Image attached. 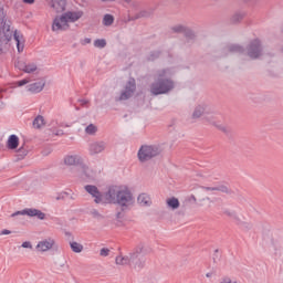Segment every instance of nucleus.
Here are the masks:
<instances>
[{
	"label": "nucleus",
	"instance_id": "nucleus-1",
	"mask_svg": "<svg viewBox=\"0 0 283 283\" xmlns=\"http://www.w3.org/2000/svg\"><path fill=\"white\" fill-rule=\"evenodd\" d=\"M174 70L160 69L154 75V82L149 85V92L153 96L169 94L175 87L176 82L172 81Z\"/></svg>",
	"mask_w": 283,
	"mask_h": 283
},
{
	"label": "nucleus",
	"instance_id": "nucleus-2",
	"mask_svg": "<svg viewBox=\"0 0 283 283\" xmlns=\"http://www.w3.org/2000/svg\"><path fill=\"white\" fill-rule=\"evenodd\" d=\"M262 41L254 39L249 42L247 48L240 44H228L222 49V56H229V54H240V56H248L251 61H255L262 56Z\"/></svg>",
	"mask_w": 283,
	"mask_h": 283
},
{
	"label": "nucleus",
	"instance_id": "nucleus-3",
	"mask_svg": "<svg viewBox=\"0 0 283 283\" xmlns=\"http://www.w3.org/2000/svg\"><path fill=\"white\" fill-rule=\"evenodd\" d=\"M106 200L111 205H118L125 211L134 205V195L126 186H112L106 193Z\"/></svg>",
	"mask_w": 283,
	"mask_h": 283
},
{
	"label": "nucleus",
	"instance_id": "nucleus-4",
	"mask_svg": "<svg viewBox=\"0 0 283 283\" xmlns=\"http://www.w3.org/2000/svg\"><path fill=\"white\" fill-rule=\"evenodd\" d=\"M12 30H10V22H8L6 9L0 2V54L6 52L8 44L12 41Z\"/></svg>",
	"mask_w": 283,
	"mask_h": 283
},
{
	"label": "nucleus",
	"instance_id": "nucleus-5",
	"mask_svg": "<svg viewBox=\"0 0 283 283\" xmlns=\"http://www.w3.org/2000/svg\"><path fill=\"white\" fill-rule=\"evenodd\" d=\"M163 154V148L159 145H143L140 146L137 158L139 163L145 164Z\"/></svg>",
	"mask_w": 283,
	"mask_h": 283
},
{
	"label": "nucleus",
	"instance_id": "nucleus-6",
	"mask_svg": "<svg viewBox=\"0 0 283 283\" xmlns=\"http://www.w3.org/2000/svg\"><path fill=\"white\" fill-rule=\"evenodd\" d=\"M143 253V245H139L133 250L128 255L119 254L115 258V264L117 266H129L134 260H137L140 258V254Z\"/></svg>",
	"mask_w": 283,
	"mask_h": 283
},
{
	"label": "nucleus",
	"instance_id": "nucleus-7",
	"mask_svg": "<svg viewBox=\"0 0 283 283\" xmlns=\"http://www.w3.org/2000/svg\"><path fill=\"white\" fill-rule=\"evenodd\" d=\"M134 92H136V80L129 78L116 101H128V98L134 96Z\"/></svg>",
	"mask_w": 283,
	"mask_h": 283
},
{
	"label": "nucleus",
	"instance_id": "nucleus-8",
	"mask_svg": "<svg viewBox=\"0 0 283 283\" xmlns=\"http://www.w3.org/2000/svg\"><path fill=\"white\" fill-rule=\"evenodd\" d=\"M205 120H206V123H209V125H212V127H216L217 129H219V132H222L223 134L231 133V128H229V126H227V124H222L220 120H218L217 114L206 115Z\"/></svg>",
	"mask_w": 283,
	"mask_h": 283
},
{
	"label": "nucleus",
	"instance_id": "nucleus-9",
	"mask_svg": "<svg viewBox=\"0 0 283 283\" xmlns=\"http://www.w3.org/2000/svg\"><path fill=\"white\" fill-rule=\"evenodd\" d=\"M15 216H29V218H38V220H45V213L36 208H27L21 211H17L11 214V218Z\"/></svg>",
	"mask_w": 283,
	"mask_h": 283
},
{
	"label": "nucleus",
	"instance_id": "nucleus-10",
	"mask_svg": "<svg viewBox=\"0 0 283 283\" xmlns=\"http://www.w3.org/2000/svg\"><path fill=\"white\" fill-rule=\"evenodd\" d=\"M15 67L25 74H34V72L39 71V66L34 62L25 63L24 61L15 62Z\"/></svg>",
	"mask_w": 283,
	"mask_h": 283
},
{
	"label": "nucleus",
	"instance_id": "nucleus-11",
	"mask_svg": "<svg viewBox=\"0 0 283 283\" xmlns=\"http://www.w3.org/2000/svg\"><path fill=\"white\" fill-rule=\"evenodd\" d=\"M54 244H56V241L53 238H46L40 241L35 249L40 253H48V251H52V249H54Z\"/></svg>",
	"mask_w": 283,
	"mask_h": 283
},
{
	"label": "nucleus",
	"instance_id": "nucleus-12",
	"mask_svg": "<svg viewBox=\"0 0 283 283\" xmlns=\"http://www.w3.org/2000/svg\"><path fill=\"white\" fill-rule=\"evenodd\" d=\"M45 90V78L40 77L35 82H31L27 86V92H30L31 94H41V91Z\"/></svg>",
	"mask_w": 283,
	"mask_h": 283
},
{
	"label": "nucleus",
	"instance_id": "nucleus-13",
	"mask_svg": "<svg viewBox=\"0 0 283 283\" xmlns=\"http://www.w3.org/2000/svg\"><path fill=\"white\" fill-rule=\"evenodd\" d=\"M65 30H70V25L67 24V21L65 20L64 15L56 17L53 20L52 31L63 32Z\"/></svg>",
	"mask_w": 283,
	"mask_h": 283
},
{
	"label": "nucleus",
	"instance_id": "nucleus-14",
	"mask_svg": "<svg viewBox=\"0 0 283 283\" xmlns=\"http://www.w3.org/2000/svg\"><path fill=\"white\" fill-rule=\"evenodd\" d=\"M84 189L90 193V196H92V198H94L95 205H101V202H103V193L98 191V187L94 185H86Z\"/></svg>",
	"mask_w": 283,
	"mask_h": 283
},
{
	"label": "nucleus",
	"instance_id": "nucleus-15",
	"mask_svg": "<svg viewBox=\"0 0 283 283\" xmlns=\"http://www.w3.org/2000/svg\"><path fill=\"white\" fill-rule=\"evenodd\" d=\"M83 163V157L80 155H67L64 157V165H66V167H81Z\"/></svg>",
	"mask_w": 283,
	"mask_h": 283
},
{
	"label": "nucleus",
	"instance_id": "nucleus-16",
	"mask_svg": "<svg viewBox=\"0 0 283 283\" xmlns=\"http://www.w3.org/2000/svg\"><path fill=\"white\" fill-rule=\"evenodd\" d=\"M80 171L84 178H88V180H96V176H98V172L87 166L84 161H82V165L80 166Z\"/></svg>",
	"mask_w": 283,
	"mask_h": 283
},
{
	"label": "nucleus",
	"instance_id": "nucleus-17",
	"mask_svg": "<svg viewBox=\"0 0 283 283\" xmlns=\"http://www.w3.org/2000/svg\"><path fill=\"white\" fill-rule=\"evenodd\" d=\"M105 142H93L88 146V154L91 156H96L97 154H103L105 151Z\"/></svg>",
	"mask_w": 283,
	"mask_h": 283
},
{
	"label": "nucleus",
	"instance_id": "nucleus-18",
	"mask_svg": "<svg viewBox=\"0 0 283 283\" xmlns=\"http://www.w3.org/2000/svg\"><path fill=\"white\" fill-rule=\"evenodd\" d=\"M62 17H64L66 23L70 25V23H76L83 17V11H67Z\"/></svg>",
	"mask_w": 283,
	"mask_h": 283
},
{
	"label": "nucleus",
	"instance_id": "nucleus-19",
	"mask_svg": "<svg viewBox=\"0 0 283 283\" xmlns=\"http://www.w3.org/2000/svg\"><path fill=\"white\" fill-rule=\"evenodd\" d=\"M54 12H65V0H46Z\"/></svg>",
	"mask_w": 283,
	"mask_h": 283
},
{
	"label": "nucleus",
	"instance_id": "nucleus-20",
	"mask_svg": "<svg viewBox=\"0 0 283 283\" xmlns=\"http://www.w3.org/2000/svg\"><path fill=\"white\" fill-rule=\"evenodd\" d=\"M166 207L170 211H176V210L180 209V200H178V198H176V197L167 198Z\"/></svg>",
	"mask_w": 283,
	"mask_h": 283
},
{
	"label": "nucleus",
	"instance_id": "nucleus-21",
	"mask_svg": "<svg viewBox=\"0 0 283 283\" xmlns=\"http://www.w3.org/2000/svg\"><path fill=\"white\" fill-rule=\"evenodd\" d=\"M151 14H154L153 10L144 9V10L139 11L138 13H136L135 15H133L129 19V21H136L138 19H148V17H150Z\"/></svg>",
	"mask_w": 283,
	"mask_h": 283
},
{
	"label": "nucleus",
	"instance_id": "nucleus-22",
	"mask_svg": "<svg viewBox=\"0 0 283 283\" xmlns=\"http://www.w3.org/2000/svg\"><path fill=\"white\" fill-rule=\"evenodd\" d=\"M137 202L140 205V207H150L151 198H149L147 193H142L138 196Z\"/></svg>",
	"mask_w": 283,
	"mask_h": 283
},
{
	"label": "nucleus",
	"instance_id": "nucleus-23",
	"mask_svg": "<svg viewBox=\"0 0 283 283\" xmlns=\"http://www.w3.org/2000/svg\"><path fill=\"white\" fill-rule=\"evenodd\" d=\"M34 129H41V127H45V118L42 115H38L33 119Z\"/></svg>",
	"mask_w": 283,
	"mask_h": 283
},
{
	"label": "nucleus",
	"instance_id": "nucleus-24",
	"mask_svg": "<svg viewBox=\"0 0 283 283\" xmlns=\"http://www.w3.org/2000/svg\"><path fill=\"white\" fill-rule=\"evenodd\" d=\"M9 149H17L19 147V137L17 135H11L7 142Z\"/></svg>",
	"mask_w": 283,
	"mask_h": 283
},
{
	"label": "nucleus",
	"instance_id": "nucleus-25",
	"mask_svg": "<svg viewBox=\"0 0 283 283\" xmlns=\"http://www.w3.org/2000/svg\"><path fill=\"white\" fill-rule=\"evenodd\" d=\"M130 264L134 265V269L140 270V269H145V264H147V261L145 260V258H136L134 260V262H130Z\"/></svg>",
	"mask_w": 283,
	"mask_h": 283
},
{
	"label": "nucleus",
	"instance_id": "nucleus-26",
	"mask_svg": "<svg viewBox=\"0 0 283 283\" xmlns=\"http://www.w3.org/2000/svg\"><path fill=\"white\" fill-rule=\"evenodd\" d=\"M97 132H98V126L95 124H90L85 128V134H87V136H96Z\"/></svg>",
	"mask_w": 283,
	"mask_h": 283
},
{
	"label": "nucleus",
	"instance_id": "nucleus-27",
	"mask_svg": "<svg viewBox=\"0 0 283 283\" xmlns=\"http://www.w3.org/2000/svg\"><path fill=\"white\" fill-rule=\"evenodd\" d=\"M71 250L73 253H83V244L76 242V241H71L70 242Z\"/></svg>",
	"mask_w": 283,
	"mask_h": 283
},
{
	"label": "nucleus",
	"instance_id": "nucleus-28",
	"mask_svg": "<svg viewBox=\"0 0 283 283\" xmlns=\"http://www.w3.org/2000/svg\"><path fill=\"white\" fill-rule=\"evenodd\" d=\"M13 39L17 42L18 52H23L25 45L21 42V35H18L17 31H14Z\"/></svg>",
	"mask_w": 283,
	"mask_h": 283
},
{
	"label": "nucleus",
	"instance_id": "nucleus-29",
	"mask_svg": "<svg viewBox=\"0 0 283 283\" xmlns=\"http://www.w3.org/2000/svg\"><path fill=\"white\" fill-rule=\"evenodd\" d=\"M103 25L106 28H109V25L114 24V15L112 14H105L103 20H102Z\"/></svg>",
	"mask_w": 283,
	"mask_h": 283
},
{
	"label": "nucleus",
	"instance_id": "nucleus-30",
	"mask_svg": "<svg viewBox=\"0 0 283 283\" xmlns=\"http://www.w3.org/2000/svg\"><path fill=\"white\" fill-rule=\"evenodd\" d=\"M205 109H206V107L202 105L197 106L192 113V118L202 117V114H205Z\"/></svg>",
	"mask_w": 283,
	"mask_h": 283
},
{
	"label": "nucleus",
	"instance_id": "nucleus-31",
	"mask_svg": "<svg viewBox=\"0 0 283 283\" xmlns=\"http://www.w3.org/2000/svg\"><path fill=\"white\" fill-rule=\"evenodd\" d=\"M187 29V25L185 24H176L171 28L172 32L176 34H185V30Z\"/></svg>",
	"mask_w": 283,
	"mask_h": 283
},
{
	"label": "nucleus",
	"instance_id": "nucleus-32",
	"mask_svg": "<svg viewBox=\"0 0 283 283\" xmlns=\"http://www.w3.org/2000/svg\"><path fill=\"white\" fill-rule=\"evenodd\" d=\"M91 216L94 220H105V216L96 209L91 210Z\"/></svg>",
	"mask_w": 283,
	"mask_h": 283
},
{
	"label": "nucleus",
	"instance_id": "nucleus-33",
	"mask_svg": "<svg viewBox=\"0 0 283 283\" xmlns=\"http://www.w3.org/2000/svg\"><path fill=\"white\" fill-rule=\"evenodd\" d=\"M107 41L105 39H97L94 41V46L98 48L99 50H103V48H106Z\"/></svg>",
	"mask_w": 283,
	"mask_h": 283
},
{
	"label": "nucleus",
	"instance_id": "nucleus-34",
	"mask_svg": "<svg viewBox=\"0 0 283 283\" xmlns=\"http://www.w3.org/2000/svg\"><path fill=\"white\" fill-rule=\"evenodd\" d=\"M224 216H227L228 218H232V220H237L240 221V217L238 216V213L233 210H224Z\"/></svg>",
	"mask_w": 283,
	"mask_h": 283
},
{
	"label": "nucleus",
	"instance_id": "nucleus-35",
	"mask_svg": "<svg viewBox=\"0 0 283 283\" xmlns=\"http://www.w3.org/2000/svg\"><path fill=\"white\" fill-rule=\"evenodd\" d=\"M102 1H118L119 3H126L127 6H132L133 8H137L138 2L133 0H102Z\"/></svg>",
	"mask_w": 283,
	"mask_h": 283
},
{
	"label": "nucleus",
	"instance_id": "nucleus-36",
	"mask_svg": "<svg viewBox=\"0 0 283 283\" xmlns=\"http://www.w3.org/2000/svg\"><path fill=\"white\" fill-rule=\"evenodd\" d=\"M184 34L187 39H196V32H193L189 27H186Z\"/></svg>",
	"mask_w": 283,
	"mask_h": 283
},
{
	"label": "nucleus",
	"instance_id": "nucleus-37",
	"mask_svg": "<svg viewBox=\"0 0 283 283\" xmlns=\"http://www.w3.org/2000/svg\"><path fill=\"white\" fill-rule=\"evenodd\" d=\"M244 19V13H234L231 18L232 23H239V21H242Z\"/></svg>",
	"mask_w": 283,
	"mask_h": 283
},
{
	"label": "nucleus",
	"instance_id": "nucleus-38",
	"mask_svg": "<svg viewBox=\"0 0 283 283\" xmlns=\"http://www.w3.org/2000/svg\"><path fill=\"white\" fill-rule=\"evenodd\" d=\"M28 83H32V80L31 78H24V80L18 81L15 83V85H17V87H23V85H28Z\"/></svg>",
	"mask_w": 283,
	"mask_h": 283
},
{
	"label": "nucleus",
	"instance_id": "nucleus-39",
	"mask_svg": "<svg viewBox=\"0 0 283 283\" xmlns=\"http://www.w3.org/2000/svg\"><path fill=\"white\" fill-rule=\"evenodd\" d=\"M18 156H19L20 158H25V156H28V149H25V148H23V147H20V148L18 149Z\"/></svg>",
	"mask_w": 283,
	"mask_h": 283
},
{
	"label": "nucleus",
	"instance_id": "nucleus-40",
	"mask_svg": "<svg viewBox=\"0 0 283 283\" xmlns=\"http://www.w3.org/2000/svg\"><path fill=\"white\" fill-rule=\"evenodd\" d=\"M217 191H221V193H231V189L227 186H218Z\"/></svg>",
	"mask_w": 283,
	"mask_h": 283
},
{
	"label": "nucleus",
	"instance_id": "nucleus-41",
	"mask_svg": "<svg viewBox=\"0 0 283 283\" xmlns=\"http://www.w3.org/2000/svg\"><path fill=\"white\" fill-rule=\"evenodd\" d=\"M99 255H101L102 258H107V255H109V249H107V248L101 249Z\"/></svg>",
	"mask_w": 283,
	"mask_h": 283
},
{
	"label": "nucleus",
	"instance_id": "nucleus-42",
	"mask_svg": "<svg viewBox=\"0 0 283 283\" xmlns=\"http://www.w3.org/2000/svg\"><path fill=\"white\" fill-rule=\"evenodd\" d=\"M203 191H218V187H202Z\"/></svg>",
	"mask_w": 283,
	"mask_h": 283
},
{
	"label": "nucleus",
	"instance_id": "nucleus-43",
	"mask_svg": "<svg viewBox=\"0 0 283 283\" xmlns=\"http://www.w3.org/2000/svg\"><path fill=\"white\" fill-rule=\"evenodd\" d=\"M23 249H32V243L30 241H25L22 243Z\"/></svg>",
	"mask_w": 283,
	"mask_h": 283
},
{
	"label": "nucleus",
	"instance_id": "nucleus-44",
	"mask_svg": "<svg viewBox=\"0 0 283 283\" xmlns=\"http://www.w3.org/2000/svg\"><path fill=\"white\" fill-rule=\"evenodd\" d=\"M220 283H238V282L231 281V277H223V279H221Z\"/></svg>",
	"mask_w": 283,
	"mask_h": 283
},
{
	"label": "nucleus",
	"instance_id": "nucleus-45",
	"mask_svg": "<svg viewBox=\"0 0 283 283\" xmlns=\"http://www.w3.org/2000/svg\"><path fill=\"white\" fill-rule=\"evenodd\" d=\"M10 233H12V231L4 229L0 232V235H10Z\"/></svg>",
	"mask_w": 283,
	"mask_h": 283
},
{
	"label": "nucleus",
	"instance_id": "nucleus-46",
	"mask_svg": "<svg viewBox=\"0 0 283 283\" xmlns=\"http://www.w3.org/2000/svg\"><path fill=\"white\" fill-rule=\"evenodd\" d=\"M23 3H28L29 6H32V3H34V0H23Z\"/></svg>",
	"mask_w": 283,
	"mask_h": 283
},
{
	"label": "nucleus",
	"instance_id": "nucleus-47",
	"mask_svg": "<svg viewBox=\"0 0 283 283\" xmlns=\"http://www.w3.org/2000/svg\"><path fill=\"white\" fill-rule=\"evenodd\" d=\"M65 196L63 195H59L57 197H55V200H64Z\"/></svg>",
	"mask_w": 283,
	"mask_h": 283
},
{
	"label": "nucleus",
	"instance_id": "nucleus-48",
	"mask_svg": "<svg viewBox=\"0 0 283 283\" xmlns=\"http://www.w3.org/2000/svg\"><path fill=\"white\" fill-rule=\"evenodd\" d=\"M67 264V261H62L61 263H60V266H61V269H64V266Z\"/></svg>",
	"mask_w": 283,
	"mask_h": 283
},
{
	"label": "nucleus",
	"instance_id": "nucleus-49",
	"mask_svg": "<svg viewBox=\"0 0 283 283\" xmlns=\"http://www.w3.org/2000/svg\"><path fill=\"white\" fill-rule=\"evenodd\" d=\"M81 103H82L83 106H85V105H87V103H90V101L82 99Z\"/></svg>",
	"mask_w": 283,
	"mask_h": 283
},
{
	"label": "nucleus",
	"instance_id": "nucleus-50",
	"mask_svg": "<svg viewBox=\"0 0 283 283\" xmlns=\"http://www.w3.org/2000/svg\"><path fill=\"white\" fill-rule=\"evenodd\" d=\"M279 52H281V54H283V44L279 48Z\"/></svg>",
	"mask_w": 283,
	"mask_h": 283
},
{
	"label": "nucleus",
	"instance_id": "nucleus-51",
	"mask_svg": "<svg viewBox=\"0 0 283 283\" xmlns=\"http://www.w3.org/2000/svg\"><path fill=\"white\" fill-rule=\"evenodd\" d=\"M213 274L211 273V272H208L207 274H206V277H211Z\"/></svg>",
	"mask_w": 283,
	"mask_h": 283
},
{
	"label": "nucleus",
	"instance_id": "nucleus-52",
	"mask_svg": "<svg viewBox=\"0 0 283 283\" xmlns=\"http://www.w3.org/2000/svg\"><path fill=\"white\" fill-rule=\"evenodd\" d=\"M71 199H72V200H75V199H76V196L73 195V196L71 197Z\"/></svg>",
	"mask_w": 283,
	"mask_h": 283
},
{
	"label": "nucleus",
	"instance_id": "nucleus-53",
	"mask_svg": "<svg viewBox=\"0 0 283 283\" xmlns=\"http://www.w3.org/2000/svg\"><path fill=\"white\" fill-rule=\"evenodd\" d=\"M117 218H120V212L117 213Z\"/></svg>",
	"mask_w": 283,
	"mask_h": 283
},
{
	"label": "nucleus",
	"instance_id": "nucleus-54",
	"mask_svg": "<svg viewBox=\"0 0 283 283\" xmlns=\"http://www.w3.org/2000/svg\"><path fill=\"white\" fill-rule=\"evenodd\" d=\"M64 196H67V192H64Z\"/></svg>",
	"mask_w": 283,
	"mask_h": 283
},
{
	"label": "nucleus",
	"instance_id": "nucleus-55",
	"mask_svg": "<svg viewBox=\"0 0 283 283\" xmlns=\"http://www.w3.org/2000/svg\"><path fill=\"white\" fill-rule=\"evenodd\" d=\"M60 133H56L55 135L59 136Z\"/></svg>",
	"mask_w": 283,
	"mask_h": 283
}]
</instances>
